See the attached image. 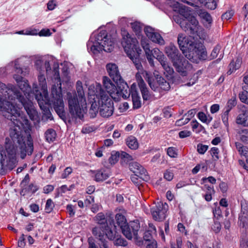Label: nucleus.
Wrapping results in <instances>:
<instances>
[{
  "label": "nucleus",
  "instance_id": "4",
  "mask_svg": "<svg viewBox=\"0 0 248 248\" xmlns=\"http://www.w3.org/2000/svg\"><path fill=\"white\" fill-rule=\"evenodd\" d=\"M40 108L45 110L46 105H52L54 110L60 116L63 115L64 104L62 94H35Z\"/></svg>",
  "mask_w": 248,
  "mask_h": 248
},
{
  "label": "nucleus",
  "instance_id": "9",
  "mask_svg": "<svg viewBox=\"0 0 248 248\" xmlns=\"http://www.w3.org/2000/svg\"><path fill=\"white\" fill-rule=\"evenodd\" d=\"M92 232L96 238L102 241L105 248H108L107 244L103 241L105 234L110 240H114L119 234L116 231V226L113 223L105 226L95 227L93 229Z\"/></svg>",
  "mask_w": 248,
  "mask_h": 248
},
{
  "label": "nucleus",
  "instance_id": "2",
  "mask_svg": "<svg viewBox=\"0 0 248 248\" xmlns=\"http://www.w3.org/2000/svg\"><path fill=\"white\" fill-rule=\"evenodd\" d=\"M69 112L75 118L81 119L86 113L87 98L91 104L90 113L94 117L97 113L103 117L108 118L114 112L111 94H67Z\"/></svg>",
  "mask_w": 248,
  "mask_h": 248
},
{
  "label": "nucleus",
  "instance_id": "6",
  "mask_svg": "<svg viewBox=\"0 0 248 248\" xmlns=\"http://www.w3.org/2000/svg\"><path fill=\"white\" fill-rule=\"evenodd\" d=\"M126 212L122 210L120 213L116 214L115 219L116 223L120 227L123 234L128 239H131L133 237L138 238V232L140 228L138 220L131 221L128 224L124 215Z\"/></svg>",
  "mask_w": 248,
  "mask_h": 248
},
{
  "label": "nucleus",
  "instance_id": "55",
  "mask_svg": "<svg viewBox=\"0 0 248 248\" xmlns=\"http://www.w3.org/2000/svg\"><path fill=\"white\" fill-rule=\"evenodd\" d=\"M164 178L168 181H171L173 178V173L170 170H167L164 174Z\"/></svg>",
  "mask_w": 248,
  "mask_h": 248
},
{
  "label": "nucleus",
  "instance_id": "12",
  "mask_svg": "<svg viewBox=\"0 0 248 248\" xmlns=\"http://www.w3.org/2000/svg\"><path fill=\"white\" fill-rule=\"evenodd\" d=\"M168 209V205L166 203L158 202L156 205L151 209L153 218L157 221H161L164 219Z\"/></svg>",
  "mask_w": 248,
  "mask_h": 248
},
{
  "label": "nucleus",
  "instance_id": "42",
  "mask_svg": "<svg viewBox=\"0 0 248 248\" xmlns=\"http://www.w3.org/2000/svg\"><path fill=\"white\" fill-rule=\"evenodd\" d=\"M54 207V203L52 200L50 199H48L46 201V205H45V211L47 213H51L53 208Z\"/></svg>",
  "mask_w": 248,
  "mask_h": 248
},
{
  "label": "nucleus",
  "instance_id": "59",
  "mask_svg": "<svg viewBox=\"0 0 248 248\" xmlns=\"http://www.w3.org/2000/svg\"><path fill=\"white\" fill-rule=\"evenodd\" d=\"M234 12L232 11H229L223 14L222 16V19H225L226 20L230 19L233 15Z\"/></svg>",
  "mask_w": 248,
  "mask_h": 248
},
{
  "label": "nucleus",
  "instance_id": "26",
  "mask_svg": "<svg viewBox=\"0 0 248 248\" xmlns=\"http://www.w3.org/2000/svg\"><path fill=\"white\" fill-rule=\"evenodd\" d=\"M126 145L131 150H136L139 147L137 139L133 136H130L125 139Z\"/></svg>",
  "mask_w": 248,
  "mask_h": 248
},
{
  "label": "nucleus",
  "instance_id": "27",
  "mask_svg": "<svg viewBox=\"0 0 248 248\" xmlns=\"http://www.w3.org/2000/svg\"><path fill=\"white\" fill-rule=\"evenodd\" d=\"M119 83H117V87H116V92L115 93H127L129 87L127 84L124 81H119Z\"/></svg>",
  "mask_w": 248,
  "mask_h": 248
},
{
  "label": "nucleus",
  "instance_id": "18",
  "mask_svg": "<svg viewBox=\"0 0 248 248\" xmlns=\"http://www.w3.org/2000/svg\"><path fill=\"white\" fill-rule=\"evenodd\" d=\"M165 53L172 63L174 62L180 60L181 57H182L176 46L171 44L165 47Z\"/></svg>",
  "mask_w": 248,
  "mask_h": 248
},
{
  "label": "nucleus",
  "instance_id": "50",
  "mask_svg": "<svg viewBox=\"0 0 248 248\" xmlns=\"http://www.w3.org/2000/svg\"><path fill=\"white\" fill-rule=\"evenodd\" d=\"M208 148V146L206 145H203L202 143H199L197 145V151L200 154H204Z\"/></svg>",
  "mask_w": 248,
  "mask_h": 248
},
{
  "label": "nucleus",
  "instance_id": "20",
  "mask_svg": "<svg viewBox=\"0 0 248 248\" xmlns=\"http://www.w3.org/2000/svg\"><path fill=\"white\" fill-rule=\"evenodd\" d=\"M103 84L104 88L103 93H115L116 86L108 77H103Z\"/></svg>",
  "mask_w": 248,
  "mask_h": 248
},
{
  "label": "nucleus",
  "instance_id": "44",
  "mask_svg": "<svg viewBox=\"0 0 248 248\" xmlns=\"http://www.w3.org/2000/svg\"><path fill=\"white\" fill-rule=\"evenodd\" d=\"M114 244L117 246H125L127 245V242L124 238L119 237L118 234V236L114 239Z\"/></svg>",
  "mask_w": 248,
  "mask_h": 248
},
{
  "label": "nucleus",
  "instance_id": "1",
  "mask_svg": "<svg viewBox=\"0 0 248 248\" xmlns=\"http://www.w3.org/2000/svg\"><path fill=\"white\" fill-rule=\"evenodd\" d=\"M32 99L31 94H0V110L12 121L10 136L12 140L9 142V140L6 139L5 152L0 146V174L4 175L8 170H11L16 167L18 150L22 159L33 152V145L31 136L23 137L21 128L17 121L22 106L31 120L37 118V112L34 108Z\"/></svg>",
  "mask_w": 248,
  "mask_h": 248
},
{
  "label": "nucleus",
  "instance_id": "64",
  "mask_svg": "<svg viewBox=\"0 0 248 248\" xmlns=\"http://www.w3.org/2000/svg\"><path fill=\"white\" fill-rule=\"evenodd\" d=\"M191 132L188 130L181 131L179 133V136L181 138H185L189 137L191 135Z\"/></svg>",
  "mask_w": 248,
  "mask_h": 248
},
{
  "label": "nucleus",
  "instance_id": "37",
  "mask_svg": "<svg viewBox=\"0 0 248 248\" xmlns=\"http://www.w3.org/2000/svg\"><path fill=\"white\" fill-rule=\"evenodd\" d=\"M199 16L201 18L204 20L208 23H211L212 21L210 15L204 10H201L199 12Z\"/></svg>",
  "mask_w": 248,
  "mask_h": 248
},
{
  "label": "nucleus",
  "instance_id": "24",
  "mask_svg": "<svg viewBox=\"0 0 248 248\" xmlns=\"http://www.w3.org/2000/svg\"><path fill=\"white\" fill-rule=\"evenodd\" d=\"M236 122L239 124L248 127V111L239 114L237 117Z\"/></svg>",
  "mask_w": 248,
  "mask_h": 248
},
{
  "label": "nucleus",
  "instance_id": "25",
  "mask_svg": "<svg viewBox=\"0 0 248 248\" xmlns=\"http://www.w3.org/2000/svg\"><path fill=\"white\" fill-rule=\"evenodd\" d=\"M43 62L42 61L38 60L35 61V66L40 72L43 71L44 68L46 69V73L48 74L51 71L50 65L49 62L47 61H46L44 63V67L43 66Z\"/></svg>",
  "mask_w": 248,
  "mask_h": 248
},
{
  "label": "nucleus",
  "instance_id": "19",
  "mask_svg": "<svg viewBox=\"0 0 248 248\" xmlns=\"http://www.w3.org/2000/svg\"><path fill=\"white\" fill-rule=\"evenodd\" d=\"M90 173L96 182L103 181L109 176V171L104 169L94 170H91Z\"/></svg>",
  "mask_w": 248,
  "mask_h": 248
},
{
  "label": "nucleus",
  "instance_id": "47",
  "mask_svg": "<svg viewBox=\"0 0 248 248\" xmlns=\"http://www.w3.org/2000/svg\"><path fill=\"white\" fill-rule=\"evenodd\" d=\"M113 99L115 102L119 101L120 97L122 96L123 98L126 99L129 97L130 94H111Z\"/></svg>",
  "mask_w": 248,
  "mask_h": 248
},
{
  "label": "nucleus",
  "instance_id": "8",
  "mask_svg": "<svg viewBox=\"0 0 248 248\" xmlns=\"http://www.w3.org/2000/svg\"><path fill=\"white\" fill-rule=\"evenodd\" d=\"M95 42L92 43L89 41L87 47H90L91 51L95 54L102 50L106 52H111L114 46V43L110 37H109L105 31H100L95 38Z\"/></svg>",
  "mask_w": 248,
  "mask_h": 248
},
{
  "label": "nucleus",
  "instance_id": "17",
  "mask_svg": "<svg viewBox=\"0 0 248 248\" xmlns=\"http://www.w3.org/2000/svg\"><path fill=\"white\" fill-rule=\"evenodd\" d=\"M38 79L39 86L36 84H33L32 93H48L47 87L45 77L44 75L40 74L38 76Z\"/></svg>",
  "mask_w": 248,
  "mask_h": 248
},
{
  "label": "nucleus",
  "instance_id": "38",
  "mask_svg": "<svg viewBox=\"0 0 248 248\" xmlns=\"http://www.w3.org/2000/svg\"><path fill=\"white\" fill-rule=\"evenodd\" d=\"M95 220L100 226H105L106 223V219L104 214L103 213H99L95 217Z\"/></svg>",
  "mask_w": 248,
  "mask_h": 248
},
{
  "label": "nucleus",
  "instance_id": "16",
  "mask_svg": "<svg viewBox=\"0 0 248 248\" xmlns=\"http://www.w3.org/2000/svg\"><path fill=\"white\" fill-rule=\"evenodd\" d=\"M107 71L113 80L117 83L122 80V77L119 72L118 67L115 63H109L106 65Z\"/></svg>",
  "mask_w": 248,
  "mask_h": 248
},
{
  "label": "nucleus",
  "instance_id": "11",
  "mask_svg": "<svg viewBox=\"0 0 248 248\" xmlns=\"http://www.w3.org/2000/svg\"><path fill=\"white\" fill-rule=\"evenodd\" d=\"M154 76L156 80V83L154 82L148 73H146L145 79L148 83L151 88L155 92L158 91L160 88L163 91H168L170 88V85L161 75L158 72L155 71L154 72Z\"/></svg>",
  "mask_w": 248,
  "mask_h": 248
},
{
  "label": "nucleus",
  "instance_id": "41",
  "mask_svg": "<svg viewBox=\"0 0 248 248\" xmlns=\"http://www.w3.org/2000/svg\"><path fill=\"white\" fill-rule=\"evenodd\" d=\"M167 155L172 158H176L178 156V150L176 148L170 147L167 149Z\"/></svg>",
  "mask_w": 248,
  "mask_h": 248
},
{
  "label": "nucleus",
  "instance_id": "15",
  "mask_svg": "<svg viewBox=\"0 0 248 248\" xmlns=\"http://www.w3.org/2000/svg\"><path fill=\"white\" fill-rule=\"evenodd\" d=\"M144 32L146 36L153 42L157 43L160 45L165 44V41L160 34L154 31V30L150 27H146L144 28Z\"/></svg>",
  "mask_w": 248,
  "mask_h": 248
},
{
  "label": "nucleus",
  "instance_id": "54",
  "mask_svg": "<svg viewBox=\"0 0 248 248\" xmlns=\"http://www.w3.org/2000/svg\"><path fill=\"white\" fill-rule=\"evenodd\" d=\"M183 117L182 118L176 121V125L178 126H182L188 123L190 121V118H186Z\"/></svg>",
  "mask_w": 248,
  "mask_h": 248
},
{
  "label": "nucleus",
  "instance_id": "5",
  "mask_svg": "<svg viewBox=\"0 0 248 248\" xmlns=\"http://www.w3.org/2000/svg\"><path fill=\"white\" fill-rule=\"evenodd\" d=\"M122 45L128 57L131 60L138 70L142 68L138 51V41L132 38L125 31H122Z\"/></svg>",
  "mask_w": 248,
  "mask_h": 248
},
{
  "label": "nucleus",
  "instance_id": "14",
  "mask_svg": "<svg viewBox=\"0 0 248 248\" xmlns=\"http://www.w3.org/2000/svg\"><path fill=\"white\" fill-rule=\"evenodd\" d=\"M53 78L54 84L52 85L51 93H62L61 82L59 72V65L55 64L53 66Z\"/></svg>",
  "mask_w": 248,
  "mask_h": 248
},
{
  "label": "nucleus",
  "instance_id": "56",
  "mask_svg": "<svg viewBox=\"0 0 248 248\" xmlns=\"http://www.w3.org/2000/svg\"><path fill=\"white\" fill-rule=\"evenodd\" d=\"M239 220L240 221V225L245 227L246 225L248 224V217L241 215L239 217Z\"/></svg>",
  "mask_w": 248,
  "mask_h": 248
},
{
  "label": "nucleus",
  "instance_id": "35",
  "mask_svg": "<svg viewBox=\"0 0 248 248\" xmlns=\"http://www.w3.org/2000/svg\"><path fill=\"white\" fill-rule=\"evenodd\" d=\"M191 125L193 131L197 133H199L202 131H205L204 127L196 120L192 121L191 122Z\"/></svg>",
  "mask_w": 248,
  "mask_h": 248
},
{
  "label": "nucleus",
  "instance_id": "10",
  "mask_svg": "<svg viewBox=\"0 0 248 248\" xmlns=\"http://www.w3.org/2000/svg\"><path fill=\"white\" fill-rule=\"evenodd\" d=\"M15 71L16 74H14L13 78L16 81L17 86L23 93H31V89L29 84L28 81L23 79L22 76H25L29 73V69L25 68L24 70L21 68L17 61L15 62Z\"/></svg>",
  "mask_w": 248,
  "mask_h": 248
},
{
  "label": "nucleus",
  "instance_id": "62",
  "mask_svg": "<svg viewBox=\"0 0 248 248\" xmlns=\"http://www.w3.org/2000/svg\"><path fill=\"white\" fill-rule=\"evenodd\" d=\"M182 16H183L181 15H174L173 16V20L180 26L181 25L183 19H184V17H182Z\"/></svg>",
  "mask_w": 248,
  "mask_h": 248
},
{
  "label": "nucleus",
  "instance_id": "45",
  "mask_svg": "<svg viewBox=\"0 0 248 248\" xmlns=\"http://www.w3.org/2000/svg\"><path fill=\"white\" fill-rule=\"evenodd\" d=\"M131 180L132 182L137 186L141 184L142 180H144L141 177H140L139 175L135 174L131 176Z\"/></svg>",
  "mask_w": 248,
  "mask_h": 248
},
{
  "label": "nucleus",
  "instance_id": "23",
  "mask_svg": "<svg viewBox=\"0 0 248 248\" xmlns=\"http://www.w3.org/2000/svg\"><path fill=\"white\" fill-rule=\"evenodd\" d=\"M149 56L151 59H153V57L155 58L158 60L159 63L166 59L162 52L157 48H155L151 50V53H149Z\"/></svg>",
  "mask_w": 248,
  "mask_h": 248
},
{
  "label": "nucleus",
  "instance_id": "30",
  "mask_svg": "<svg viewBox=\"0 0 248 248\" xmlns=\"http://www.w3.org/2000/svg\"><path fill=\"white\" fill-rule=\"evenodd\" d=\"M45 137L46 140L48 142H53L56 137V133L52 129H47L45 132Z\"/></svg>",
  "mask_w": 248,
  "mask_h": 248
},
{
  "label": "nucleus",
  "instance_id": "36",
  "mask_svg": "<svg viewBox=\"0 0 248 248\" xmlns=\"http://www.w3.org/2000/svg\"><path fill=\"white\" fill-rule=\"evenodd\" d=\"M136 77L139 80L138 85L140 87L141 93H146L148 91L146 84L141 77H140V76H139V73L136 74Z\"/></svg>",
  "mask_w": 248,
  "mask_h": 248
},
{
  "label": "nucleus",
  "instance_id": "29",
  "mask_svg": "<svg viewBox=\"0 0 248 248\" xmlns=\"http://www.w3.org/2000/svg\"><path fill=\"white\" fill-rule=\"evenodd\" d=\"M75 186L74 184L70 185L69 186H67L65 185H62L56 189L57 192L56 196L58 197L60 194L62 196L63 194L66 193L67 191L73 190L75 188Z\"/></svg>",
  "mask_w": 248,
  "mask_h": 248
},
{
  "label": "nucleus",
  "instance_id": "34",
  "mask_svg": "<svg viewBox=\"0 0 248 248\" xmlns=\"http://www.w3.org/2000/svg\"><path fill=\"white\" fill-rule=\"evenodd\" d=\"M236 147L241 155L245 157L248 156V147L244 146L240 143H235Z\"/></svg>",
  "mask_w": 248,
  "mask_h": 248
},
{
  "label": "nucleus",
  "instance_id": "32",
  "mask_svg": "<svg viewBox=\"0 0 248 248\" xmlns=\"http://www.w3.org/2000/svg\"><path fill=\"white\" fill-rule=\"evenodd\" d=\"M142 47L145 51L146 58L148 61L149 63L152 67L155 66V63L153 59H151L149 56V53H151V49H150L149 45L148 44H142Z\"/></svg>",
  "mask_w": 248,
  "mask_h": 248
},
{
  "label": "nucleus",
  "instance_id": "48",
  "mask_svg": "<svg viewBox=\"0 0 248 248\" xmlns=\"http://www.w3.org/2000/svg\"><path fill=\"white\" fill-rule=\"evenodd\" d=\"M119 157V155L117 153H115L114 154H111V156L108 159V162L110 164L113 165L118 161Z\"/></svg>",
  "mask_w": 248,
  "mask_h": 248
},
{
  "label": "nucleus",
  "instance_id": "52",
  "mask_svg": "<svg viewBox=\"0 0 248 248\" xmlns=\"http://www.w3.org/2000/svg\"><path fill=\"white\" fill-rule=\"evenodd\" d=\"M73 171V169L71 167H67L66 168L63 173L62 174L61 178L62 179H65L70 174L72 173Z\"/></svg>",
  "mask_w": 248,
  "mask_h": 248
},
{
  "label": "nucleus",
  "instance_id": "49",
  "mask_svg": "<svg viewBox=\"0 0 248 248\" xmlns=\"http://www.w3.org/2000/svg\"><path fill=\"white\" fill-rule=\"evenodd\" d=\"M198 115L199 119L203 123H209L212 120L211 118L208 119L206 114L203 112H199Z\"/></svg>",
  "mask_w": 248,
  "mask_h": 248
},
{
  "label": "nucleus",
  "instance_id": "60",
  "mask_svg": "<svg viewBox=\"0 0 248 248\" xmlns=\"http://www.w3.org/2000/svg\"><path fill=\"white\" fill-rule=\"evenodd\" d=\"M129 108V105L127 102L121 104L119 107V110L120 112H124Z\"/></svg>",
  "mask_w": 248,
  "mask_h": 248
},
{
  "label": "nucleus",
  "instance_id": "51",
  "mask_svg": "<svg viewBox=\"0 0 248 248\" xmlns=\"http://www.w3.org/2000/svg\"><path fill=\"white\" fill-rule=\"evenodd\" d=\"M140 166V165L138 162H132L129 164V169L134 173H138V169Z\"/></svg>",
  "mask_w": 248,
  "mask_h": 248
},
{
  "label": "nucleus",
  "instance_id": "63",
  "mask_svg": "<svg viewBox=\"0 0 248 248\" xmlns=\"http://www.w3.org/2000/svg\"><path fill=\"white\" fill-rule=\"evenodd\" d=\"M76 89L77 91V93H84L82 83L79 80H78L76 83Z\"/></svg>",
  "mask_w": 248,
  "mask_h": 248
},
{
  "label": "nucleus",
  "instance_id": "57",
  "mask_svg": "<svg viewBox=\"0 0 248 248\" xmlns=\"http://www.w3.org/2000/svg\"><path fill=\"white\" fill-rule=\"evenodd\" d=\"M38 31L36 30L32 31H26L25 32H24V31H20L16 32V33L18 34H25V35H36L37 34Z\"/></svg>",
  "mask_w": 248,
  "mask_h": 248
},
{
  "label": "nucleus",
  "instance_id": "61",
  "mask_svg": "<svg viewBox=\"0 0 248 248\" xmlns=\"http://www.w3.org/2000/svg\"><path fill=\"white\" fill-rule=\"evenodd\" d=\"M131 28L136 32H138L140 30V23L137 22L131 23Z\"/></svg>",
  "mask_w": 248,
  "mask_h": 248
},
{
  "label": "nucleus",
  "instance_id": "53",
  "mask_svg": "<svg viewBox=\"0 0 248 248\" xmlns=\"http://www.w3.org/2000/svg\"><path fill=\"white\" fill-rule=\"evenodd\" d=\"M75 207L72 204H68L66 206V210L67 213L70 217H73L75 214Z\"/></svg>",
  "mask_w": 248,
  "mask_h": 248
},
{
  "label": "nucleus",
  "instance_id": "28",
  "mask_svg": "<svg viewBox=\"0 0 248 248\" xmlns=\"http://www.w3.org/2000/svg\"><path fill=\"white\" fill-rule=\"evenodd\" d=\"M241 61L237 58L235 61H232L229 64V70L227 72L228 75H231L235 70L239 69L241 66Z\"/></svg>",
  "mask_w": 248,
  "mask_h": 248
},
{
  "label": "nucleus",
  "instance_id": "46",
  "mask_svg": "<svg viewBox=\"0 0 248 248\" xmlns=\"http://www.w3.org/2000/svg\"><path fill=\"white\" fill-rule=\"evenodd\" d=\"M205 6L209 9L214 10L217 7V3L215 0H207L205 3Z\"/></svg>",
  "mask_w": 248,
  "mask_h": 248
},
{
  "label": "nucleus",
  "instance_id": "13",
  "mask_svg": "<svg viewBox=\"0 0 248 248\" xmlns=\"http://www.w3.org/2000/svg\"><path fill=\"white\" fill-rule=\"evenodd\" d=\"M176 71L182 76H186L188 72L192 69V65L181 57L180 60L172 63Z\"/></svg>",
  "mask_w": 248,
  "mask_h": 248
},
{
  "label": "nucleus",
  "instance_id": "33",
  "mask_svg": "<svg viewBox=\"0 0 248 248\" xmlns=\"http://www.w3.org/2000/svg\"><path fill=\"white\" fill-rule=\"evenodd\" d=\"M133 102V108L138 109L141 106V101L140 97L139 96V94H131Z\"/></svg>",
  "mask_w": 248,
  "mask_h": 248
},
{
  "label": "nucleus",
  "instance_id": "31",
  "mask_svg": "<svg viewBox=\"0 0 248 248\" xmlns=\"http://www.w3.org/2000/svg\"><path fill=\"white\" fill-rule=\"evenodd\" d=\"M89 91L90 93H103L104 92L101 85L98 83L90 85L89 87Z\"/></svg>",
  "mask_w": 248,
  "mask_h": 248
},
{
  "label": "nucleus",
  "instance_id": "22",
  "mask_svg": "<svg viewBox=\"0 0 248 248\" xmlns=\"http://www.w3.org/2000/svg\"><path fill=\"white\" fill-rule=\"evenodd\" d=\"M0 92L1 93H20L17 92L16 87L11 84L6 85L0 81Z\"/></svg>",
  "mask_w": 248,
  "mask_h": 248
},
{
  "label": "nucleus",
  "instance_id": "3",
  "mask_svg": "<svg viewBox=\"0 0 248 248\" xmlns=\"http://www.w3.org/2000/svg\"><path fill=\"white\" fill-rule=\"evenodd\" d=\"M177 41L180 49L187 59L196 63L200 60L206 59V52L202 43L194 42L181 34L178 35Z\"/></svg>",
  "mask_w": 248,
  "mask_h": 248
},
{
  "label": "nucleus",
  "instance_id": "40",
  "mask_svg": "<svg viewBox=\"0 0 248 248\" xmlns=\"http://www.w3.org/2000/svg\"><path fill=\"white\" fill-rule=\"evenodd\" d=\"M138 173H134V174L139 175L144 180L147 181L148 179L149 176L147 175V172L141 165L138 168Z\"/></svg>",
  "mask_w": 248,
  "mask_h": 248
},
{
  "label": "nucleus",
  "instance_id": "21",
  "mask_svg": "<svg viewBox=\"0 0 248 248\" xmlns=\"http://www.w3.org/2000/svg\"><path fill=\"white\" fill-rule=\"evenodd\" d=\"M160 63L164 69V74L165 77L168 79L172 78L174 71L173 69L169 65L167 58L160 62Z\"/></svg>",
  "mask_w": 248,
  "mask_h": 248
},
{
  "label": "nucleus",
  "instance_id": "58",
  "mask_svg": "<svg viewBox=\"0 0 248 248\" xmlns=\"http://www.w3.org/2000/svg\"><path fill=\"white\" fill-rule=\"evenodd\" d=\"M236 105V98L235 97H233L232 99H230L227 102V107L228 109L227 110H230L235 105Z\"/></svg>",
  "mask_w": 248,
  "mask_h": 248
},
{
  "label": "nucleus",
  "instance_id": "43",
  "mask_svg": "<svg viewBox=\"0 0 248 248\" xmlns=\"http://www.w3.org/2000/svg\"><path fill=\"white\" fill-rule=\"evenodd\" d=\"M219 149L217 147H213L211 149L210 154L214 161H217L219 158Z\"/></svg>",
  "mask_w": 248,
  "mask_h": 248
},
{
  "label": "nucleus",
  "instance_id": "7",
  "mask_svg": "<svg viewBox=\"0 0 248 248\" xmlns=\"http://www.w3.org/2000/svg\"><path fill=\"white\" fill-rule=\"evenodd\" d=\"M173 3V6L178 9L180 14L184 17L180 25L182 30L193 34L197 32L199 27V22L194 16L190 15L188 8L178 1H174Z\"/></svg>",
  "mask_w": 248,
  "mask_h": 248
},
{
  "label": "nucleus",
  "instance_id": "39",
  "mask_svg": "<svg viewBox=\"0 0 248 248\" xmlns=\"http://www.w3.org/2000/svg\"><path fill=\"white\" fill-rule=\"evenodd\" d=\"M138 173H134V174L139 175L144 180L147 181L148 179L149 176L147 175V172L141 165L138 168Z\"/></svg>",
  "mask_w": 248,
  "mask_h": 248
}]
</instances>
